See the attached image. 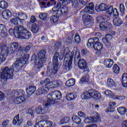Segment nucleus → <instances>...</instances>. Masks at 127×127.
<instances>
[{
    "instance_id": "obj_1",
    "label": "nucleus",
    "mask_w": 127,
    "mask_h": 127,
    "mask_svg": "<svg viewBox=\"0 0 127 127\" xmlns=\"http://www.w3.org/2000/svg\"><path fill=\"white\" fill-rule=\"evenodd\" d=\"M47 102L44 105L38 106L36 108V113L38 115H45L48 114V108L47 107L51 106L54 104V101L60 100L62 98V93L58 90L55 91L49 94L47 96Z\"/></svg>"
},
{
    "instance_id": "obj_2",
    "label": "nucleus",
    "mask_w": 127,
    "mask_h": 127,
    "mask_svg": "<svg viewBox=\"0 0 127 127\" xmlns=\"http://www.w3.org/2000/svg\"><path fill=\"white\" fill-rule=\"evenodd\" d=\"M29 50H30V46H27L25 48L19 47L18 53L20 54L19 55L21 58L17 60L12 64L13 70H15L16 72L19 71L20 68H22L24 64H26V62H27L28 58H29V55L26 53H27Z\"/></svg>"
},
{
    "instance_id": "obj_3",
    "label": "nucleus",
    "mask_w": 127,
    "mask_h": 127,
    "mask_svg": "<svg viewBox=\"0 0 127 127\" xmlns=\"http://www.w3.org/2000/svg\"><path fill=\"white\" fill-rule=\"evenodd\" d=\"M13 78V70L7 66L1 69L0 72V81L2 84H6L7 80Z\"/></svg>"
},
{
    "instance_id": "obj_4",
    "label": "nucleus",
    "mask_w": 127,
    "mask_h": 127,
    "mask_svg": "<svg viewBox=\"0 0 127 127\" xmlns=\"http://www.w3.org/2000/svg\"><path fill=\"white\" fill-rule=\"evenodd\" d=\"M101 94L100 92L96 91L93 89L88 90V91H85L81 95V98L82 100H85L86 99H91L93 98L95 100H99L101 98Z\"/></svg>"
},
{
    "instance_id": "obj_5",
    "label": "nucleus",
    "mask_w": 127,
    "mask_h": 127,
    "mask_svg": "<svg viewBox=\"0 0 127 127\" xmlns=\"http://www.w3.org/2000/svg\"><path fill=\"white\" fill-rule=\"evenodd\" d=\"M58 57H59V53L56 52L53 58V67L51 69L48 68L47 70V73L48 76H51L52 74H56L57 71H58L59 68L58 67Z\"/></svg>"
},
{
    "instance_id": "obj_6",
    "label": "nucleus",
    "mask_w": 127,
    "mask_h": 127,
    "mask_svg": "<svg viewBox=\"0 0 127 127\" xmlns=\"http://www.w3.org/2000/svg\"><path fill=\"white\" fill-rule=\"evenodd\" d=\"M88 47H93L95 50L101 51L103 49V44L99 42V39L97 37L89 39L87 43Z\"/></svg>"
},
{
    "instance_id": "obj_7",
    "label": "nucleus",
    "mask_w": 127,
    "mask_h": 127,
    "mask_svg": "<svg viewBox=\"0 0 127 127\" xmlns=\"http://www.w3.org/2000/svg\"><path fill=\"white\" fill-rule=\"evenodd\" d=\"M73 57H74V52H71L70 54V57L68 59H67L66 60L64 59V69L68 72L70 70L72 69L73 68Z\"/></svg>"
},
{
    "instance_id": "obj_8",
    "label": "nucleus",
    "mask_w": 127,
    "mask_h": 127,
    "mask_svg": "<svg viewBox=\"0 0 127 127\" xmlns=\"http://www.w3.org/2000/svg\"><path fill=\"white\" fill-rule=\"evenodd\" d=\"M18 38L21 39H29L31 36V33L27 30L26 28H24L23 26H19Z\"/></svg>"
},
{
    "instance_id": "obj_9",
    "label": "nucleus",
    "mask_w": 127,
    "mask_h": 127,
    "mask_svg": "<svg viewBox=\"0 0 127 127\" xmlns=\"http://www.w3.org/2000/svg\"><path fill=\"white\" fill-rule=\"evenodd\" d=\"M1 51L0 54V64L2 62L5 61L6 57H7V53H8V50L7 47L5 45H0Z\"/></svg>"
},
{
    "instance_id": "obj_10",
    "label": "nucleus",
    "mask_w": 127,
    "mask_h": 127,
    "mask_svg": "<svg viewBox=\"0 0 127 127\" xmlns=\"http://www.w3.org/2000/svg\"><path fill=\"white\" fill-rule=\"evenodd\" d=\"M84 20V25L86 27H91L92 26V22H93V17L90 15L85 14L83 15Z\"/></svg>"
},
{
    "instance_id": "obj_11",
    "label": "nucleus",
    "mask_w": 127,
    "mask_h": 127,
    "mask_svg": "<svg viewBox=\"0 0 127 127\" xmlns=\"http://www.w3.org/2000/svg\"><path fill=\"white\" fill-rule=\"evenodd\" d=\"M52 125L53 123L50 121H41L37 123L34 127H52Z\"/></svg>"
},
{
    "instance_id": "obj_12",
    "label": "nucleus",
    "mask_w": 127,
    "mask_h": 127,
    "mask_svg": "<svg viewBox=\"0 0 127 127\" xmlns=\"http://www.w3.org/2000/svg\"><path fill=\"white\" fill-rule=\"evenodd\" d=\"M13 15L16 17L19 18L20 23H22V24H23V21H24L25 19H27V14L22 12H19L18 13L15 12L13 13Z\"/></svg>"
},
{
    "instance_id": "obj_13",
    "label": "nucleus",
    "mask_w": 127,
    "mask_h": 127,
    "mask_svg": "<svg viewBox=\"0 0 127 127\" xmlns=\"http://www.w3.org/2000/svg\"><path fill=\"white\" fill-rule=\"evenodd\" d=\"M18 43L17 42H13L11 44H10L9 46L8 47H6L7 48V50H8V48L11 51V53H13V52H18V54H19V53L18 52V50L19 49V47L18 48Z\"/></svg>"
},
{
    "instance_id": "obj_14",
    "label": "nucleus",
    "mask_w": 127,
    "mask_h": 127,
    "mask_svg": "<svg viewBox=\"0 0 127 127\" xmlns=\"http://www.w3.org/2000/svg\"><path fill=\"white\" fill-rule=\"evenodd\" d=\"M50 89V87L47 86V85H43L37 90V94L38 95H41V94H46V93H48V92H49Z\"/></svg>"
},
{
    "instance_id": "obj_15",
    "label": "nucleus",
    "mask_w": 127,
    "mask_h": 127,
    "mask_svg": "<svg viewBox=\"0 0 127 127\" xmlns=\"http://www.w3.org/2000/svg\"><path fill=\"white\" fill-rule=\"evenodd\" d=\"M100 29L102 30H105L107 28H111L112 24L108 21H102L99 24Z\"/></svg>"
},
{
    "instance_id": "obj_16",
    "label": "nucleus",
    "mask_w": 127,
    "mask_h": 127,
    "mask_svg": "<svg viewBox=\"0 0 127 127\" xmlns=\"http://www.w3.org/2000/svg\"><path fill=\"white\" fill-rule=\"evenodd\" d=\"M61 2H58L57 4L52 8L53 11L56 13V14L61 15Z\"/></svg>"
},
{
    "instance_id": "obj_17",
    "label": "nucleus",
    "mask_w": 127,
    "mask_h": 127,
    "mask_svg": "<svg viewBox=\"0 0 127 127\" xmlns=\"http://www.w3.org/2000/svg\"><path fill=\"white\" fill-rule=\"evenodd\" d=\"M98 121H100V118H99V117H96L94 118L91 117H86L84 122L85 124H91V123H97Z\"/></svg>"
},
{
    "instance_id": "obj_18",
    "label": "nucleus",
    "mask_w": 127,
    "mask_h": 127,
    "mask_svg": "<svg viewBox=\"0 0 127 127\" xmlns=\"http://www.w3.org/2000/svg\"><path fill=\"white\" fill-rule=\"evenodd\" d=\"M0 35L3 38H5L7 36V34L6 33V27L4 24H0Z\"/></svg>"
},
{
    "instance_id": "obj_19",
    "label": "nucleus",
    "mask_w": 127,
    "mask_h": 127,
    "mask_svg": "<svg viewBox=\"0 0 127 127\" xmlns=\"http://www.w3.org/2000/svg\"><path fill=\"white\" fill-rule=\"evenodd\" d=\"M108 8V6L105 3H101L99 5H96L95 6V10L97 12H100V11H104Z\"/></svg>"
},
{
    "instance_id": "obj_20",
    "label": "nucleus",
    "mask_w": 127,
    "mask_h": 127,
    "mask_svg": "<svg viewBox=\"0 0 127 127\" xmlns=\"http://www.w3.org/2000/svg\"><path fill=\"white\" fill-rule=\"evenodd\" d=\"M36 91V86L30 85L26 89V92L29 96H31Z\"/></svg>"
},
{
    "instance_id": "obj_21",
    "label": "nucleus",
    "mask_w": 127,
    "mask_h": 127,
    "mask_svg": "<svg viewBox=\"0 0 127 127\" xmlns=\"http://www.w3.org/2000/svg\"><path fill=\"white\" fill-rule=\"evenodd\" d=\"M19 27H15L14 29L10 28L9 30V33L11 35L14 34L15 36H17L18 37V35L19 34Z\"/></svg>"
},
{
    "instance_id": "obj_22",
    "label": "nucleus",
    "mask_w": 127,
    "mask_h": 127,
    "mask_svg": "<svg viewBox=\"0 0 127 127\" xmlns=\"http://www.w3.org/2000/svg\"><path fill=\"white\" fill-rule=\"evenodd\" d=\"M25 94V92L23 90H14L12 92V98H14L15 97V99H16L19 96H21L22 95H24Z\"/></svg>"
},
{
    "instance_id": "obj_23",
    "label": "nucleus",
    "mask_w": 127,
    "mask_h": 127,
    "mask_svg": "<svg viewBox=\"0 0 127 127\" xmlns=\"http://www.w3.org/2000/svg\"><path fill=\"white\" fill-rule=\"evenodd\" d=\"M25 101V97H24V94L19 96L17 98H14V103L15 104H21Z\"/></svg>"
},
{
    "instance_id": "obj_24",
    "label": "nucleus",
    "mask_w": 127,
    "mask_h": 127,
    "mask_svg": "<svg viewBox=\"0 0 127 127\" xmlns=\"http://www.w3.org/2000/svg\"><path fill=\"white\" fill-rule=\"evenodd\" d=\"M104 64L106 68H111L114 65V60L111 59H106L104 60Z\"/></svg>"
},
{
    "instance_id": "obj_25",
    "label": "nucleus",
    "mask_w": 127,
    "mask_h": 127,
    "mask_svg": "<svg viewBox=\"0 0 127 127\" xmlns=\"http://www.w3.org/2000/svg\"><path fill=\"white\" fill-rule=\"evenodd\" d=\"M78 66L80 69H86L87 68V63L85 60L79 59L78 62Z\"/></svg>"
},
{
    "instance_id": "obj_26",
    "label": "nucleus",
    "mask_w": 127,
    "mask_h": 127,
    "mask_svg": "<svg viewBox=\"0 0 127 127\" xmlns=\"http://www.w3.org/2000/svg\"><path fill=\"white\" fill-rule=\"evenodd\" d=\"M2 16L4 19H8L11 17V12L9 10H5L2 12Z\"/></svg>"
},
{
    "instance_id": "obj_27",
    "label": "nucleus",
    "mask_w": 127,
    "mask_h": 127,
    "mask_svg": "<svg viewBox=\"0 0 127 127\" xmlns=\"http://www.w3.org/2000/svg\"><path fill=\"white\" fill-rule=\"evenodd\" d=\"M46 59L39 58L38 63L36 64L37 66V69H39L40 68H42V66H43V64L45 62H46Z\"/></svg>"
},
{
    "instance_id": "obj_28",
    "label": "nucleus",
    "mask_w": 127,
    "mask_h": 127,
    "mask_svg": "<svg viewBox=\"0 0 127 127\" xmlns=\"http://www.w3.org/2000/svg\"><path fill=\"white\" fill-rule=\"evenodd\" d=\"M113 24L115 25V26H120V25H122L123 24V21L122 19L120 18L116 17L113 19Z\"/></svg>"
},
{
    "instance_id": "obj_29",
    "label": "nucleus",
    "mask_w": 127,
    "mask_h": 127,
    "mask_svg": "<svg viewBox=\"0 0 127 127\" xmlns=\"http://www.w3.org/2000/svg\"><path fill=\"white\" fill-rule=\"evenodd\" d=\"M77 98V94L75 93H69L66 96V99L67 101H73Z\"/></svg>"
},
{
    "instance_id": "obj_30",
    "label": "nucleus",
    "mask_w": 127,
    "mask_h": 127,
    "mask_svg": "<svg viewBox=\"0 0 127 127\" xmlns=\"http://www.w3.org/2000/svg\"><path fill=\"white\" fill-rule=\"evenodd\" d=\"M117 111L122 116H125L127 114V109L126 107H119L117 108Z\"/></svg>"
},
{
    "instance_id": "obj_31",
    "label": "nucleus",
    "mask_w": 127,
    "mask_h": 127,
    "mask_svg": "<svg viewBox=\"0 0 127 127\" xmlns=\"http://www.w3.org/2000/svg\"><path fill=\"white\" fill-rule=\"evenodd\" d=\"M13 124L14 126H15V125L19 126L21 124V120L19 119V115H17L16 117H14V120H13Z\"/></svg>"
},
{
    "instance_id": "obj_32",
    "label": "nucleus",
    "mask_w": 127,
    "mask_h": 127,
    "mask_svg": "<svg viewBox=\"0 0 127 127\" xmlns=\"http://www.w3.org/2000/svg\"><path fill=\"white\" fill-rule=\"evenodd\" d=\"M39 18L41 20H47V19L49 18L48 14L45 12H41L39 15Z\"/></svg>"
},
{
    "instance_id": "obj_33",
    "label": "nucleus",
    "mask_w": 127,
    "mask_h": 127,
    "mask_svg": "<svg viewBox=\"0 0 127 127\" xmlns=\"http://www.w3.org/2000/svg\"><path fill=\"white\" fill-rule=\"evenodd\" d=\"M66 86L67 87H73L75 85V79L71 78L68 79L65 83Z\"/></svg>"
},
{
    "instance_id": "obj_34",
    "label": "nucleus",
    "mask_w": 127,
    "mask_h": 127,
    "mask_svg": "<svg viewBox=\"0 0 127 127\" xmlns=\"http://www.w3.org/2000/svg\"><path fill=\"white\" fill-rule=\"evenodd\" d=\"M33 33H37L39 31V25L36 24H33L31 28Z\"/></svg>"
},
{
    "instance_id": "obj_35",
    "label": "nucleus",
    "mask_w": 127,
    "mask_h": 127,
    "mask_svg": "<svg viewBox=\"0 0 127 127\" xmlns=\"http://www.w3.org/2000/svg\"><path fill=\"white\" fill-rule=\"evenodd\" d=\"M46 54V50H42L39 52L38 53V58H41V59H46L45 58V55Z\"/></svg>"
},
{
    "instance_id": "obj_36",
    "label": "nucleus",
    "mask_w": 127,
    "mask_h": 127,
    "mask_svg": "<svg viewBox=\"0 0 127 127\" xmlns=\"http://www.w3.org/2000/svg\"><path fill=\"white\" fill-rule=\"evenodd\" d=\"M116 105V102H110L109 103V107L106 110V113L114 112V109L112 108L113 107H115Z\"/></svg>"
},
{
    "instance_id": "obj_37",
    "label": "nucleus",
    "mask_w": 127,
    "mask_h": 127,
    "mask_svg": "<svg viewBox=\"0 0 127 127\" xmlns=\"http://www.w3.org/2000/svg\"><path fill=\"white\" fill-rule=\"evenodd\" d=\"M8 7L7 2L5 0H2L0 2V7L2 9H6Z\"/></svg>"
},
{
    "instance_id": "obj_38",
    "label": "nucleus",
    "mask_w": 127,
    "mask_h": 127,
    "mask_svg": "<svg viewBox=\"0 0 127 127\" xmlns=\"http://www.w3.org/2000/svg\"><path fill=\"white\" fill-rule=\"evenodd\" d=\"M69 52H70L69 48H65L64 51V54L65 55L64 57V60H67V59H69L71 57V56L69 54Z\"/></svg>"
},
{
    "instance_id": "obj_39",
    "label": "nucleus",
    "mask_w": 127,
    "mask_h": 127,
    "mask_svg": "<svg viewBox=\"0 0 127 127\" xmlns=\"http://www.w3.org/2000/svg\"><path fill=\"white\" fill-rule=\"evenodd\" d=\"M10 22L14 24V25H18V22L20 23V20L19 18H12L10 20Z\"/></svg>"
},
{
    "instance_id": "obj_40",
    "label": "nucleus",
    "mask_w": 127,
    "mask_h": 127,
    "mask_svg": "<svg viewBox=\"0 0 127 127\" xmlns=\"http://www.w3.org/2000/svg\"><path fill=\"white\" fill-rule=\"evenodd\" d=\"M112 70H113L114 74H118V73H119V72H120V66H119V65H118V64H115L113 65Z\"/></svg>"
},
{
    "instance_id": "obj_41",
    "label": "nucleus",
    "mask_w": 127,
    "mask_h": 127,
    "mask_svg": "<svg viewBox=\"0 0 127 127\" xmlns=\"http://www.w3.org/2000/svg\"><path fill=\"white\" fill-rule=\"evenodd\" d=\"M102 41L103 43H104L105 46L107 47V48H110V47L112 46V43L110 42V41L107 40L106 38H102Z\"/></svg>"
},
{
    "instance_id": "obj_42",
    "label": "nucleus",
    "mask_w": 127,
    "mask_h": 127,
    "mask_svg": "<svg viewBox=\"0 0 127 127\" xmlns=\"http://www.w3.org/2000/svg\"><path fill=\"white\" fill-rule=\"evenodd\" d=\"M107 85L108 87H114L115 86V81L112 78H108L107 80Z\"/></svg>"
},
{
    "instance_id": "obj_43",
    "label": "nucleus",
    "mask_w": 127,
    "mask_h": 127,
    "mask_svg": "<svg viewBox=\"0 0 127 127\" xmlns=\"http://www.w3.org/2000/svg\"><path fill=\"white\" fill-rule=\"evenodd\" d=\"M72 120L75 124H80L81 123V118L78 116H74L72 117Z\"/></svg>"
},
{
    "instance_id": "obj_44",
    "label": "nucleus",
    "mask_w": 127,
    "mask_h": 127,
    "mask_svg": "<svg viewBox=\"0 0 127 127\" xmlns=\"http://www.w3.org/2000/svg\"><path fill=\"white\" fill-rule=\"evenodd\" d=\"M58 19H59V17L57 15L52 16L50 17L51 22L53 23H56L58 21Z\"/></svg>"
},
{
    "instance_id": "obj_45",
    "label": "nucleus",
    "mask_w": 127,
    "mask_h": 127,
    "mask_svg": "<svg viewBox=\"0 0 127 127\" xmlns=\"http://www.w3.org/2000/svg\"><path fill=\"white\" fill-rule=\"evenodd\" d=\"M50 84V86H52L51 88H57V87H59V83L57 80L53 81Z\"/></svg>"
},
{
    "instance_id": "obj_46",
    "label": "nucleus",
    "mask_w": 127,
    "mask_h": 127,
    "mask_svg": "<svg viewBox=\"0 0 127 127\" xmlns=\"http://www.w3.org/2000/svg\"><path fill=\"white\" fill-rule=\"evenodd\" d=\"M89 81V76L88 75H84L82 76L80 79V82L82 84H84L85 83H87Z\"/></svg>"
},
{
    "instance_id": "obj_47",
    "label": "nucleus",
    "mask_w": 127,
    "mask_h": 127,
    "mask_svg": "<svg viewBox=\"0 0 127 127\" xmlns=\"http://www.w3.org/2000/svg\"><path fill=\"white\" fill-rule=\"evenodd\" d=\"M82 13H92L93 11L88 7H86L81 11Z\"/></svg>"
},
{
    "instance_id": "obj_48",
    "label": "nucleus",
    "mask_w": 127,
    "mask_h": 127,
    "mask_svg": "<svg viewBox=\"0 0 127 127\" xmlns=\"http://www.w3.org/2000/svg\"><path fill=\"white\" fill-rule=\"evenodd\" d=\"M68 7L66 6H64L61 9V14H64L65 13H67L68 12Z\"/></svg>"
},
{
    "instance_id": "obj_49",
    "label": "nucleus",
    "mask_w": 127,
    "mask_h": 127,
    "mask_svg": "<svg viewBox=\"0 0 127 127\" xmlns=\"http://www.w3.org/2000/svg\"><path fill=\"white\" fill-rule=\"evenodd\" d=\"M74 41L75 43L77 44H79L80 42H81V39L80 38V36L78 33H76L75 35L74 36Z\"/></svg>"
},
{
    "instance_id": "obj_50",
    "label": "nucleus",
    "mask_w": 127,
    "mask_h": 127,
    "mask_svg": "<svg viewBox=\"0 0 127 127\" xmlns=\"http://www.w3.org/2000/svg\"><path fill=\"white\" fill-rule=\"evenodd\" d=\"M114 10V7L113 6H110L107 9V13L109 14V15H112L113 14V11Z\"/></svg>"
},
{
    "instance_id": "obj_51",
    "label": "nucleus",
    "mask_w": 127,
    "mask_h": 127,
    "mask_svg": "<svg viewBox=\"0 0 127 127\" xmlns=\"http://www.w3.org/2000/svg\"><path fill=\"white\" fill-rule=\"evenodd\" d=\"M60 47H61V42H60V41L56 42L54 45L55 50L57 51Z\"/></svg>"
},
{
    "instance_id": "obj_52",
    "label": "nucleus",
    "mask_w": 127,
    "mask_h": 127,
    "mask_svg": "<svg viewBox=\"0 0 127 127\" xmlns=\"http://www.w3.org/2000/svg\"><path fill=\"white\" fill-rule=\"evenodd\" d=\"M127 81V74L124 73L122 75V84H126Z\"/></svg>"
},
{
    "instance_id": "obj_53",
    "label": "nucleus",
    "mask_w": 127,
    "mask_h": 127,
    "mask_svg": "<svg viewBox=\"0 0 127 127\" xmlns=\"http://www.w3.org/2000/svg\"><path fill=\"white\" fill-rule=\"evenodd\" d=\"M105 94L106 95V96H109V97H112V96H114V93L112 91L109 90H106L105 91Z\"/></svg>"
},
{
    "instance_id": "obj_54",
    "label": "nucleus",
    "mask_w": 127,
    "mask_h": 127,
    "mask_svg": "<svg viewBox=\"0 0 127 127\" xmlns=\"http://www.w3.org/2000/svg\"><path fill=\"white\" fill-rule=\"evenodd\" d=\"M8 125H9V121L8 120H6L3 122L2 126V127H7Z\"/></svg>"
},
{
    "instance_id": "obj_55",
    "label": "nucleus",
    "mask_w": 127,
    "mask_h": 127,
    "mask_svg": "<svg viewBox=\"0 0 127 127\" xmlns=\"http://www.w3.org/2000/svg\"><path fill=\"white\" fill-rule=\"evenodd\" d=\"M26 114H28L29 115H31L32 117L33 116V113H34V110H32V109H28L26 111Z\"/></svg>"
},
{
    "instance_id": "obj_56",
    "label": "nucleus",
    "mask_w": 127,
    "mask_h": 127,
    "mask_svg": "<svg viewBox=\"0 0 127 127\" xmlns=\"http://www.w3.org/2000/svg\"><path fill=\"white\" fill-rule=\"evenodd\" d=\"M112 14H113L114 16H119V12H118V9H117V8H114L113 9Z\"/></svg>"
},
{
    "instance_id": "obj_57",
    "label": "nucleus",
    "mask_w": 127,
    "mask_h": 127,
    "mask_svg": "<svg viewBox=\"0 0 127 127\" xmlns=\"http://www.w3.org/2000/svg\"><path fill=\"white\" fill-rule=\"evenodd\" d=\"M120 9L122 13H124V12H125V11L126 10V8L125 7V5H124L123 4H120Z\"/></svg>"
},
{
    "instance_id": "obj_58",
    "label": "nucleus",
    "mask_w": 127,
    "mask_h": 127,
    "mask_svg": "<svg viewBox=\"0 0 127 127\" xmlns=\"http://www.w3.org/2000/svg\"><path fill=\"white\" fill-rule=\"evenodd\" d=\"M105 39L108 41H111L112 39H113V36L109 34H107L105 35Z\"/></svg>"
},
{
    "instance_id": "obj_59",
    "label": "nucleus",
    "mask_w": 127,
    "mask_h": 127,
    "mask_svg": "<svg viewBox=\"0 0 127 127\" xmlns=\"http://www.w3.org/2000/svg\"><path fill=\"white\" fill-rule=\"evenodd\" d=\"M78 116L80 117V118H86V114L82 111H79L78 112Z\"/></svg>"
},
{
    "instance_id": "obj_60",
    "label": "nucleus",
    "mask_w": 127,
    "mask_h": 127,
    "mask_svg": "<svg viewBox=\"0 0 127 127\" xmlns=\"http://www.w3.org/2000/svg\"><path fill=\"white\" fill-rule=\"evenodd\" d=\"M50 83H51V82H50V79L46 78L45 80V83L46 84V85H45V86H47V87H49L50 86Z\"/></svg>"
},
{
    "instance_id": "obj_61",
    "label": "nucleus",
    "mask_w": 127,
    "mask_h": 127,
    "mask_svg": "<svg viewBox=\"0 0 127 127\" xmlns=\"http://www.w3.org/2000/svg\"><path fill=\"white\" fill-rule=\"evenodd\" d=\"M30 21L31 23H34V22H36V18L35 17V16L33 15L31 16Z\"/></svg>"
},
{
    "instance_id": "obj_62",
    "label": "nucleus",
    "mask_w": 127,
    "mask_h": 127,
    "mask_svg": "<svg viewBox=\"0 0 127 127\" xmlns=\"http://www.w3.org/2000/svg\"><path fill=\"white\" fill-rule=\"evenodd\" d=\"M5 98V95L0 91V101H3Z\"/></svg>"
},
{
    "instance_id": "obj_63",
    "label": "nucleus",
    "mask_w": 127,
    "mask_h": 127,
    "mask_svg": "<svg viewBox=\"0 0 127 127\" xmlns=\"http://www.w3.org/2000/svg\"><path fill=\"white\" fill-rule=\"evenodd\" d=\"M66 44H67V45L71 44V43H72V39H71L70 37H68L66 39Z\"/></svg>"
},
{
    "instance_id": "obj_64",
    "label": "nucleus",
    "mask_w": 127,
    "mask_h": 127,
    "mask_svg": "<svg viewBox=\"0 0 127 127\" xmlns=\"http://www.w3.org/2000/svg\"><path fill=\"white\" fill-rule=\"evenodd\" d=\"M121 126L122 127H127V120L122 122Z\"/></svg>"
}]
</instances>
